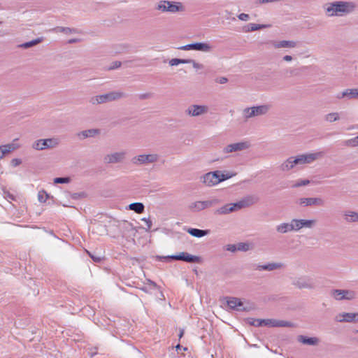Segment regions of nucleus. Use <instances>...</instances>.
Returning <instances> with one entry per match:
<instances>
[{"mask_svg": "<svg viewBox=\"0 0 358 358\" xmlns=\"http://www.w3.org/2000/svg\"><path fill=\"white\" fill-rule=\"evenodd\" d=\"M182 50H197L204 52H208L212 50V46L208 43L197 42L194 43L187 44L185 45L178 48Z\"/></svg>", "mask_w": 358, "mask_h": 358, "instance_id": "f8f14e48", "label": "nucleus"}, {"mask_svg": "<svg viewBox=\"0 0 358 358\" xmlns=\"http://www.w3.org/2000/svg\"><path fill=\"white\" fill-rule=\"evenodd\" d=\"M238 18L242 21H248L250 18V16L246 13H241L238 15Z\"/></svg>", "mask_w": 358, "mask_h": 358, "instance_id": "de8ad7c7", "label": "nucleus"}, {"mask_svg": "<svg viewBox=\"0 0 358 358\" xmlns=\"http://www.w3.org/2000/svg\"><path fill=\"white\" fill-rule=\"evenodd\" d=\"M21 163L22 160L18 158H15L11 160V164L15 167L19 166L20 164H21Z\"/></svg>", "mask_w": 358, "mask_h": 358, "instance_id": "8fccbe9b", "label": "nucleus"}, {"mask_svg": "<svg viewBox=\"0 0 358 358\" xmlns=\"http://www.w3.org/2000/svg\"><path fill=\"white\" fill-rule=\"evenodd\" d=\"M346 144L348 145H352V146L358 145V136L347 141Z\"/></svg>", "mask_w": 358, "mask_h": 358, "instance_id": "c03bdc74", "label": "nucleus"}, {"mask_svg": "<svg viewBox=\"0 0 358 358\" xmlns=\"http://www.w3.org/2000/svg\"><path fill=\"white\" fill-rule=\"evenodd\" d=\"M227 304L230 309L236 311H249L250 308L245 306L241 299L236 297H227Z\"/></svg>", "mask_w": 358, "mask_h": 358, "instance_id": "dca6fc26", "label": "nucleus"}, {"mask_svg": "<svg viewBox=\"0 0 358 358\" xmlns=\"http://www.w3.org/2000/svg\"><path fill=\"white\" fill-rule=\"evenodd\" d=\"M250 143L248 141H241L229 144L223 148V153L229 154L235 152L243 151L250 148Z\"/></svg>", "mask_w": 358, "mask_h": 358, "instance_id": "ddd939ff", "label": "nucleus"}, {"mask_svg": "<svg viewBox=\"0 0 358 358\" xmlns=\"http://www.w3.org/2000/svg\"><path fill=\"white\" fill-rule=\"evenodd\" d=\"M129 209L140 214L144 212L145 206L143 203L135 202L129 205Z\"/></svg>", "mask_w": 358, "mask_h": 358, "instance_id": "c85d7f7f", "label": "nucleus"}, {"mask_svg": "<svg viewBox=\"0 0 358 358\" xmlns=\"http://www.w3.org/2000/svg\"><path fill=\"white\" fill-rule=\"evenodd\" d=\"M180 64H189L188 59L174 58L169 61L171 66H177Z\"/></svg>", "mask_w": 358, "mask_h": 358, "instance_id": "e433bc0d", "label": "nucleus"}, {"mask_svg": "<svg viewBox=\"0 0 358 358\" xmlns=\"http://www.w3.org/2000/svg\"><path fill=\"white\" fill-rule=\"evenodd\" d=\"M290 222L292 224V231H298L302 229V227H301V224L300 223L301 222L300 219H293L291 220Z\"/></svg>", "mask_w": 358, "mask_h": 358, "instance_id": "c9c22d12", "label": "nucleus"}, {"mask_svg": "<svg viewBox=\"0 0 358 358\" xmlns=\"http://www.w3.org/2000/svg\"><path fill=\"white\" fill-rule=\"evenodd\" d=\"M227 250L234 252L238 250L237 249V245L234 244H229L227 246Z\"/></svg>", "mask_w": 358, "mask_h": 358, "instance_id": "09e8293b", "label": "nucleus"}, {"mask_svg": "<svg viewBox=\"0 0 358 358\" xmlns=\"http://www.w3.org/2000/svg\"><path fill=\"white\" fill-rule=\"evenodd\" d=\"M335 320L338 322H353L358 321V313H342L338 314Z\"/></svg>", "mask_w": 358, "mask_h": 358, "instance_id": "412c9836", "label": "nucleus"}, {"mask_svg": "<svg viewBox=\"0 0 358 358\" xmlns=\"http://www.w3.org/2000/svg\"><path fill=\"white\" fill-rule=\"evenodd\" d=\"M184 334V330L183 329H181L180 331V334H179V338H182V336H183Z\"/></svg>", "mask_w": 358, "mask_h": 358, "instance_id": "680f3d73", "label": "nucleus"}, {"mask_svg": "<svg viewBox=\"0 0 358 358\" xmlns=\"http://www.w3.org/2000/svg\"><path fill=\"white\" fill-rule=\"evenodd\" d=\"M284 267L281 262H272L264 265H258L257 269L259 271H273Z\"/></svg>", "mask_w": 358, "mask_h": 358, "instance_id": "5701e85b", "label": "nucleus"}, {"mask_svg": "<svg viewBox=\"0 0 358 358\" xmlns=\"http://www.w3.org/2000/svg\"><path fill=\"white\" fill-rule=\"evenodd\" d=\"M357 8L353 1H335L324 3L323 8L329 17H344L354 13Z\"/></svg>", "mask_w": 358, "mask_h": 358, "instance_id": "f257e3e1", "label": "nucleus"}, {"mask_svg": "<svg viewBox=\"0 0 358 358\" xmlns=\"http://www.w3.org/2000/svg\"><path fill=\"white\" fill-rule=\"evenodd\" d=\"M270 108L271 106L267 104L245 108L243 111V114L245 119H249L266 114L270 110Z\"/></svg>", "mask_w": 358, "mask_h": 358, "instance_id": "1a4fd4ad", "label": "nucleus"}, {"mask_svg": "<svg viewBox=\"0 0 358 358\" xmlns=\"http://www.w3.org/2000/svg\"><path fill=\"white\" fill-rule=\"evenodd\" d=\"M180 348V345H178L176 346V348Z\"/></svg>", "mask_w": 358, "mask_h": 358, "instance_id": "0e129e2a", "label": "nucleus"}, {"mask_svg": "<svg viewBox=\"0 0 358 358\" xmlns=\"http://www.w3.org/2000/svg\"><path fill=\"white\" fill-rule=\"evenodd\" d=\"M297 341L304 345H317L319 343V339L316 337L308 338L303 335H299L297 337Z\"/></svg>", "mask_w": 358, "mask_h": 358, "instance_id": "b1692460", "label": "nucleus"}, {"mask_svg": "<svg viewBox=\"0 0 358 358\" xmlns=\"http://www.w3.org/2000/svg\"><path fill=\"white\" fill-rule=\"evenodd\" d=\"M42 38H38L31 41L22 43L19 45V47L22 48H29L40 43L41 42H42Z\"/></svg>", "mask_w": 358, "mask_h": 358, "instance_id": "473e14b6", "label": "nucleus"}, {"mask_svg": "<svg viewBox=\"0 0 358 358\" xmlns=\"http://www.w3.org/2000/svg\"><path fill=\"white\" fill-rule=\"evenodd\" d=\"M221 203L217 198H213L206 201H196L188 206V209L193 213H198L207 208H210Z\"/></svg>", "mask_w": 358, "mask_h": 358, "instance_id": "6e6552de", "label": "nucleus"}, {"mask_svg": "<svg viewBox=\"0 0 358 358\" xmlns=\"http://www.w3.org/2000/svg\"><path fill=\"white\" fill-rule=\"evenodd\" d=\"M309 180H298L293 185L292 187H299L301 186H306L310 184Z\"/></svg>", "mask_w": 358, "mask_h": 358, "instance_id": "58836bf2", "label": "nucleus"}, {"mask_svg": "<svg viewBox=\"0 0 358 358\" xmlns=\"http://www.w3.org/2000/svg\"><path fill=\"white\" fill-rule=\"evenodd\" d=\"M299 204L303 207L322 206L324 205V201L320 197L301 198L299 200Z\"/></svg>", "mask_w": 358, "mask_h": 358, "instance_id": "6ab92c4d", "label": "nucleus"}, {"mask_svg": "<svg viewBox=\"0 0 358 358\" xmlns=\"http://www.w3.org/2000/svg\"><path fill=\"white\" fill-rule=\"evenodd\" d=\"M148 284L151 285L153 288H156L157 287V284L154 281L151 280H148Z\"/></svg>", "mask_w": 358, "mask_h": 358, "instance_id": "bf43d9fd", "label": "nucleus"}, {"mask_svg": "<svg viewBox=\"0 0 358 358\" xmlns=\"http://www.w3.org/2000/svg\"><path fill=\"white\" fill-rule=\"evenodd\" d=\"M141 220L143 222H144L147 226V228H146V231H149L151 227H152V221L150 220V218H145V217H143L141 219Z\"/></svg>", "mask_w": 358, "mask_h": 358, "instance_id": "49530a36", "label": "nucleus"}, {"mask_svg": "<svg viewBox=\"0 0 358 358\" xmlns=\"http://www.w3.org/2000/svg\"><path fill=\"white\" fill-rule=\"evenodd\" d=\"M231 177V175L223 174L220 171L208 172L201 177V182L207 187H213Z\"/></svg>", "mask_w": 358, "mask_h": 358, "instance_id": "39448f33", "label": "nucleus"}, {"mask_svg": "<svg viewBox=\"0 0 358 358\" xmlns=\"http://www.w3.org/2000/svg\"><path fill=\"white\" fill-rule=\"evenodd\" d=\"M125 96V94L120 91H113L103 94H100L92 97L90 102L92 104H101L107 102L113 101Z\"/></svg>", "mask_w": 358, "mask_h": 358, "instance_id": "0eeeda50", "label": "nucleus"}, {"mask_svg": "<svg viewBox=\"0 0 358 358\" xmlns=\"http://www.w3.org/2000/svg\"><path fill=\"white\" fill-rule=\"evenodd\" d=\"M273 46L275 48H293L296 46V42L293 41H280L274 42Z\"/></svg>", "mask_w": 358, "mask_h": 358, "instance_id": "393cba45", "label": "nucleus"}, {"mask_svg": "<svg viewBox=\"0 0 358 358\" xmlns=\"http://www.w3.org/2000/svg\"><path fill=\"white\" fill-rule=\"evenodd\" d=\"M78 41H80V40L78 38H72V39L69 40L68 43L71 44V43H77Z\"/></svg>", "mask_w": 358, "mask_h": 358, "instance_id": "052dcab7", "label": "nucleus"}, {"mask_svg": "<svg viewBox=\"0 0 358 358\" xmlns=\"http://www.w3.org/2000/svg\"><path fill=\"white\" fill-rule=\"evenodd\" d=\"M141 289L144 292H147V289L145 287H143Z\"/></svg>", "mask_w": 358, "mask_h": 358, "instance_id": "e2e57ef3", "label": "nucleus"}, {"mask_svg": "<svg viewBox=\"0 0 358 358\" xmlns=\"http://www.w3.org/2000/svg\"><path fill=\"white\" fill-rule=\"evenodd\" d=\"M59 144L57 138L39 139L32 144V148L36 150H43L47 148H52Z\"/></svg>", "mask_w": 358, "mask_h": 358, "instance_id": "9b49d317", "label": "nucleus"}, {"mask_svg": "<svg viewBox=\"0 0 358 358\" xmlns=\"http://www.w3.org/2000/svg\"><path fill=\"white\" fill-rule=\"evenodd\" d=\"M99 134V130L96 129H92L88 130L83 131L79 135L82 136L83 138L92 137L96 134Z\"/></svg>", "mask_w": 358, "mask_h": 358, "instance_id": "2f4dec72", "label": "nucleus"}, {"mask_svg": "<svg viewBox=\"0 0 358 358\" xmlns=\"http://www.w3.org/2000/svg\"><path fill=\"white\" fill-rule=\"evenodd\" d=\"M172 259L177 261H183L188 263H200L201 257L196 255H192L186 252H182L177 255H173L170 257Z\"/></svg>", "mask_w": 358, "mask_h": 358, "instance_id": "2eb2a0df", "label": "nucleus"}, {"mask_svg": "<svg viewBox=\"0 0 358 358\" xmlns=\"http://www.w3.org/2000/svg\"><path fill=\"white\" fill-rule=\"evenodd\" d=\"M293 285L299 289L313 288L311 280L307 276H303L296 279L294 281Z\"/></svg>", "mask_w": 358, "mask_h": 358, "instance_id": "4be33fe9", "label": "nucleus"}, {"mask_svg": "<svg viewBox=\"0 0 358 358\" xmlns=\"http://www.w3.org/2000/svg\"><path fill=\"white\" fill-rule=\"evenodd\" d=\"M340 119L339 114L338 113H330L325 115L324 120L329 122H333Z\"/></svg>", "mask_w": 358, "mask_h": 358, "instance_id": "f704fd0d", "label": "nucleus"}, {"mask_svg": "<svg viewBox=\"0 0 358 358\" xmlns=\"http://www.w3.org/2000/svg\"><path fill=\"white\" fill-rule=\"evenodd\" d=\"M208 106L206 105L193 104L187 108L185 113L191 117H197L207 113L208 112Z\"/></svg>", "mask_w": 358, "mask_h": 358, "instance_id": "f3484780", "label": "nucleus"}, {"mask_svg": "<svg viewBox=\"0 0 358 358\" xmlns=\"http://www.w3.org/2000/svg\"><path fill=\"white\" fill-rule=\"evenodd\" d=\"M336 98L338 99H346L347 100L358 99V88L346 89L338 93Z\"/></svg>", "mask_w": 358, "mask_h": 358, "instance_id": "aec40b11", "label": "nucleus"}, {"mask_svg": "<svg viewBox=\"0 0 358 358\" xmlns=\"http://www.w3.org/2000/svg\"><path fill=\"white\" fill-rule=\"evenodd\" d=\"M89 255L91 257V258L94 260L95 262H100L101 261V257L98 256H94L91 255L89 252H87Z\"/></svg>", "mask_w": 358, "mask_h": 358, "instance_id": "864d4df0", "label": "nucleus"}, {"mask_svg": "<svg viewBox=\"0 0 358 358\" xmlns=\"http://www.w3.org/2000/svg\"><path fill=\"white\" fill-rule=\"evenodd\" d=\"M323 155V152H317L289 157L280 165L279 169L283 172H287L296 166L310 164Z\"/></svg>", "mask_w": 358, "mask_h": 358, "instance_id": "f03ea898", "label": "nucleus"}, {"mask_svg": "<svg viewBox=\"0 0 358 358\" xmlns=\"http://www.w3.org/2000/svg\"><path fill=\"white\" fill-rule=\"evenodd\" d=\"M237 249L240 251H247L249 250V245L245 243H239L237 245Z\"/></svg>", "mask_w": 358, "mask_h": 358, "instance_id": "79ce46f5", "label": "nucleus"}, {"mask_svg": "<svg viewBox=\"0 0 358 358\" xmlns=\"http://www.w3.org/2000/svg\"><path fill=\"white\" fill-rule=\"evenodd\" d=\"M357 332H358V331H357Z\"/></svg>", "mask_w": 358, "mask_h": 358, "instance_id": "69168bd1", "label": "nucleus"}, {"mask_svg": "<svg viewBox=\"0 0 358 358\" xmlns=\"http://www.w3.org/2000/svg\"><path fill=\"white\" fill-rule=\"evenodd\" d=\"M152 96V94L151 93H145V94H141L139 95V98L141 99H149Z\"/></svg>", "mask_w": 358, "mask_h": 358, "instance_id": "603ef678", "label": "nucleus"}, {"mask_svg": "<svg viewBox=\"0 0 358 358\" xmlns=\"http://www.w3.org/2000/svg\"><path fill=\"white\" fill-rule=\"evenodd\" d=\"M9 153V150H7L6 147L3 145L0 146V159H2L4 156Z\"/></svg>", "mask_w": 358, "mask_h": 358, "instance_id": "a19ab883", "label": "nucleus"}, {"mask_svg": "<svg viewBox=\"0 0 358 358\" xmlns=\"http://www.w3.org/2000/svg\"><path fill=\"white\" fill-rule=\"evenodd\" d=\"M159 159V156L157 154L149 155H139L131 159V162L137 166L146 165L151 163H155Z\"/></svg>", "mask_w": 358, "mask_h": 358, "instance_id": "9d476101", "label": "nucleus"}, {"mask_svg": "<svg viewBox=\"0 0 358 358\" xmlns=\"http://www.w3.org/2000/svg\"><path fill=\"white\" fill-rule=\"evenodd\" d=\"M54 32H63L66 34H69L72 33H77V30L76 29H72L69 27H57L50 30Z\"/></svg>", "mask_w": 358, "mask_h": 358, "instance_id": "7c9ffc66", "label": "nucleus"}, {"mask_svg": "<svg viewBox=\"0 0 358 358\" xmlns=\"http://www.w3.org/2000/svg\"><path fill=\"white\" fill-rule=\"evenodd\" d=\"M276 231L281 234H285L292 231L291 222L281 223L276 227Z\"/></svg>", "mask_w": 358, "mask_h": 358, "instance_id": "c756f323", "label": "nucleus"}, {"mask_svg": "<svg viewBox=\"0 0 358 358\" xmlns=\"http://www.w3.org/2000/svg\"><path fill=\"white\" fill-rule=\"evenodd\" d=\"M126 155V151L115 152L106 155L103 158V161L106 164L120 163L125 159Z\"/></svg>", "mask_w": 358, "mask_h": 358, "instance_id": "a211bd4d", "label": "nucleus"}, {"mask_svg": "<svg viewBox=\"0 0 358 358\" xmlns=\"http://www.w3.org/2000/svg\"><path fill=\"white\" fill-rule=\"evenodd\" d=\"M121 64H122L121 62L115 61L111 63L110 66L108 67V70H114V69H118L119 67L121 66Z\"/></svg>", "mask_w": 358, "mask_h": 358, "instance_id": "37998d69", "label": "nucleus"}, {"mask_svg": "<svg viewBox=\"0 0 358 358\" xmlns=\"http://www.w3.org/2000/svg\"><path fill=\"white\" fill-rule=\"evenodd\" d=\"M283 60L285 62H290L292 60V57L290 55H285L283 57Z\"/></svg>", "mask_w": 358, "mask_h": 358, "instance_id": "13d9d810", "label": "nucleus"}, {"mask_svg": "<svg viewBox=\"0 0 358 358\" xmlns=\"http://www.w3.org/2000/svg\"><path fill=\"white\" fill-rule=\"evenodd\" d=\"M70 178L69 177H59V178H55L54 179L55 183H59V184H64V183H69L70 182Z\"/></svg>", "mask_w": 358, "mask_h": 358, "instance_id": "ea45409f", "label": "nucleus"}, {"mask_svg": "<svg viewBox=\"0 0 358 358\" xmlns=\"http://www.w3.org/2000/svg\"><path fill=\"white\" fill-rule=\"evenodd\" d=\"M343 216L348 222H358V213L357 212L346 210L343 213Z\"/></svg>", "mask_w": 358, "mask_h": 358, "instance_id": "bb28decb", "label": "nucleus"}, {"mask_svg": "<svg viewBox=\"0 0 358 358\" xmlns=\"http://www.w3.org/2000/svg\"><path fill=\"white\" fill-rule=\"evenodd\" d=\"M85 196V193L84 192H80V193H73L71 194V198L73 199H80L83 196Z\"/></svg>", "mask_w": 358, "mask_h": 358, "instance_id": "3c124183", "label": "nucleus"}, {"mask_svg": "<svg viewBox=\"0 0 358 358\" xmlns=\"http://www.w3.org/2000/svg\"><path fill=\"white\" fill-rule=\"evenodd\" d=\"M187 232L192 236H194L196 238L203 237L208 234V231H207V230H203V229H196V228H189L187 230Z\"/></svg>", "mask_w": 358, "mask_h": 358, "instance_id": "cd10ccee", "label": "nucleus"}, {"mask_svg": "<svg viewBox=\"0 0 358 358\" xmlns=\"http://www.w3.org/2000/svg\"><path fill=\"white\" fill-rule=\"evenodd\" d=\"M268 27L269 25L267 24H258L255 23H250L247 26H245L243 27V31L245 32H252Z\"/></svg>", "mask_w": 358, "mask_h": 358, "instance_id": "a878e982", "label": "nucleus"}, {"mask_svg": "<svg viewBox=\"0 0 358 358\" xmlns=\"http://www.w3.org/2000/svg\"><path fill=\"white\" fill-rule=\"evenodd\" d=\"M17 140H18V138H15L11 143L12 146L15 147V150H16L20 147V145L19 143H16Z\"/></svg>", "mask_w": 358, "mask_h": 358, "instance_id": "5fc2aeb1", "label": "nucleus"}, {"mask_svg": "<svg viewBox=\"0 0 358 358\" xmlns=\"http://www.w3.org/2000/svg\"><path fill=\"white\" fill-rule=\"evenodd\" d=\"M188 62H189V64H192L193 67L194 69H202L203 68V65L201 64H199L196 62H195L194 60L193 59H188Z\"/></svg>", "mask_w": 358, "mask_h": 358, "instance_id": "a18cd8bd", "label": "nucleus"}, {"mask_svg": "<svg viewBox=\"0 0 358 358\" xmlns=\"http://www.w3.org/2000/svg\"><path fill=\"white\" fill-rule=\"evenodd\" d=\"M48 197L49 195L44 190L40 191L38 194V199L41 203L45 202Z\"/></svg>", "mask_w": 358, "mask_h": 358, "instance_id": "4c0bfd02", "label": "nucleus"}, {"mask_svg": "<svg viewBox=\"0 0 358 358\" xmlns=\"http://www.w3.org/2000/svg\"><path fill=\"white\" fill-rule=\"evenodd\" d=\"M4 145L6 147L7 150H9V152L15 150V147L12 146L11 143H8Z\"/></svg>", "mask_w": 358, "mask_h": 358, "instance_id": "4d7b16f0", "label": "nucleus"}, {"mask_svg": "<svg viewBox=\"0 0 358 358\" xmlns=\"http://www.w3.org/2000/svg\"><path fill=\"white\" fill-rule=\"evenodd\" d=\"M155 9L161 13L174 14L185 11V7L182 2L168 0H161L156 3Z\"/></svg>", "mask_w": 358, "mask_h": 358, "instance_id": "20e7f679", "label": "nucleus"}, {"mask_svg": "<svg viewBox=\"0 0 358 358\" xmlns=\"http://www.w3.org/2000/svg\"><path fill=\"white\" fill-rule=\"evenodd\" d=\"M248 323L255 327L268 326L272 327H292L293 324L288 321L277 320L273 319H255L248 318Z\"/></svg>", "mask_w": 358, "mask_h": 358, "instance_id": "423d86ee", "label": "nucleus"}, {"mask_svg": "<svg viewBox=\"0 0 358 358\" xmlns=\"http://www.w3.org/2000/svg\"><path fill=\"white\" fill-rule=\"evenodd\" d=\"M331 296L338 301L346 299L352 300L355 298V292L352 290L348 289H333Z\"/></svg>", "mask_w": 358, "mask_h": 358, "instance_id": "4468645a", "label": "nucleus"}, {"mask_svg": "<svg viewBox=\"0 0 358 358\" xmlns=\"http://www.w3.org/2000/svg\"><path fill=\"white\" fill-rule=\"evenodd\" d=\"M301 220V227L302 228H313L315 224L316 220H305V219H300Z\"/></svg>", "mask_w": 358, "mask_h": 358, "instance_id": "72a5a7b5", "label": "nucleus"}, {"mask_svg": "<svg viewBox=\"0 0 358 358\" xmlns=\"http://www.w3.org/2000/svg\"><path fill=\"white\" fill-rule=\"evenodd\" d=\"M258 201V198L253 196H250L244 198L243 199L234 203H227L218 208H217L214 213L218 215H227L235 211H238L245 207H248Z\"/></svg>", "mask_w": 358, "mask_h": 358, "instance_id": "7ed1b4c3", "label": "nucleus"}, {"mask_svg": "<svg viewBox=\"0 0 358 358\" xmlns=\"http://www.w3.org/2000/svg\"><path fill=\"white\" fill-rule=\"evenodd\" d=\"M227 80H227V78H225V77H220V78L218 79L217 82H218L219 83H220V84H224V83H226L227 82Z\"/></svg>", "mask_w": 358, "mask_h": 358, "instance_id": "6e6d98bb", "label": "nucleus"}]
</instances>
